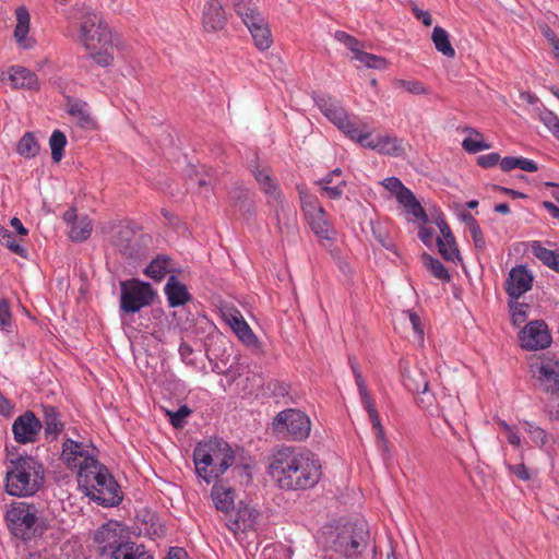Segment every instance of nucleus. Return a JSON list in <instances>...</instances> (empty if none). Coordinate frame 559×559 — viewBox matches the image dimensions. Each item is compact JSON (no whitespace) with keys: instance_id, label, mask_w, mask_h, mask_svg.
<instances>
[{"instance_id":"obj_6","label":"nucleus","mask_w":559,"mask_h":559,"mask_svg":"<svg viewBox=\"0 0 559 559\" xmlns=\"http://www.w3.org/2000/svg\"><path fill=\"white\" fill-rule=\"evenodd\" d=\"M5 520L11 533L23 540H29L46 531V524L33 503L14 502L7 511Z\"/></svg>"},{"instance_id":"obj_55","label":"nucleus","mask_w":559,"mask_h":559,"mask_svg":"<svg viewBox=\"0 0 559 559\" xmlns=\"http://www.w3.org/2000/svg\"><path fill=\"white\" fill-rule=\"evenodd\" d=\"M397 86L404 88L406 92L412 93V94H416V95L427 94V88L419 81L400 80L397 82Z\"/></svg>"},{"instance_id":"obj_15","label":"nucleus","mask_w":559,"mask_h":559,"mask_svg":"<svg viewBox=\"0 0 559 559\" xmlns=\"http://www.w3.org/2000/svg\"><path fill=\"white\" fill-rule=\"evenodd\" d=\"M61 461L70 469H76V474L81 473L85 466L92 465L90 459H95L85 449L82 442L71 438H66L62 442Z\"/></svg>"},{"instance_id":"obj_2","label":"nucleus","mask_w":559,"mask_h":559,"mask_svg":"<svg viewBox=\"0 0 559 559\" xmlns=\"http://www.w3.org/2000/svg\"><path fill=\"white\" fill-rule=\"evenodd\" d=\"M72 38L82 45L90 57L100 67L114 61L112 35L99 13L88 8L80 10L71 25Z\"/></svg>"},{"instance_id":"obj_17","label":"nucleus","mask_w":559,"mask_h":559,"mask_svg":"<svg viewBox=\"0 0 559 559\" xmlns=\"http://www.w3.org/2000/svg\"><path fill=\"white\" fill-rule=\"evenodd\" d=\"M533 275L526 265H519L509 272L504 283V289L510 299H519L522 295L532 289Z\"/></svg>"},{"instance_id":"obj_48","label":"nucleus","mask_w":559,"mask_h":559,"mask_svg":"<svg viewBox=\"0 0 559 559\" xmlns=\"http://www.w3.org/2000/svg\"><path fill=\"white\" fill-rule=\"evenodd\" d=\"M509 308L511 312V320L514 325L519 326L526 321V310L528 309L527 304L519 302L518 299H510Z\"/></svg>"},{"instance_id":"obj_29","label":"nucleus","mask_w":559,"mask_h":559,"mask_svg":"<svg viewBox=\"0 0 559 559\" xmlns=\"http://www.w3.org/2000/svg\"><path fill=\"white\" fill-rule=\"evenodd\" d=\"M252 174L259 183L260 189L267 195L270 202H277L281 200L282 191L275 179L271 176L269 169L257 168L252 170Z\"/></svg>"},{"instance_id":"obj_57","label":"nucleus","mask_w":559,"mask_h":559,"mask_svg":"<svg viewBox=\"0 0 559 559\" xmlns=\"http://www.w3.org/2000/svg\"><path fill=\"white\" fill-rule=\"evenodd\" d=\"M355 382L357 384L358 393H359V396H360L364 407L372 405L373 402L369 395V392H368V389H367V385H366V382H365L362 376L357 374V380H355Z\"/></svg>"},{"instance_id":"obj_18","label":"nucleus","mask_w":559,"mask_h":559,"mask_svg":"<svg viewBox=\"0 0 559 559\" xmlns=\"http://www.w3.org/2000/svg\"><path fill=\"white\" fill-rule=\"evenodd\" d=\"M533 378L547 393L559 392V364L554 361H540L531 366Z\"/></svg>"},{"instance_id":"obj_9","label":"nucleus","mask_w":559,"mask_h":559,"mask_svg":"<svg viewBox=\"0 0 559 559\" xmlns=\"http://www.w3.org/2000/svg\"><path fill=\"white\" fill-rule=\"evenodd\" d=\"M157 294L152 285L138 278L120 282V311L136 313L153 305Z\"/></svg>"},{"instance_id":"obj_3","label":"nucleus","mask_w":559,"mask_h":559,"mask_svg":"<svg viewBox=\"0 0 559 559\" xmlns=\"http://www.w3.org/2000/svg\"><path fill=\"white\" fill-rule=\"evenodd\" d=\"M45 483L43 463L28 454L9 460L4 479L5 492L14 497H32Z\"/></svg>"},{"instance_id":"obj_38","label":"nucleus","mask_w":559,"mask_h":559,"mask_svg":"<svg viewBox=\"0 0 559 559\" xmlns=\"http://www.w3.org/2000/svg\"><path fill=\"white\" fill-rule=\"evenodd\" d=\"M234 10L246 26L254 22L255 17L262 16L252 0H234Z\"/></svg>"},{"instance_id":"obj_45","label":"nucleus","mask_w":559,"mask_h":559,"mask_svg":"<svg viewBox=\"0 0 559 559\" xmlns=\"http://www.w3.org/2000/svg\"><path fill=\"white\" fill-rule=\"evenodd\" d=\"M38 151L39 145L35 136L29 132L25 133L17 144V153L25 158H31L36 156Z\"/></svg>"},{"instance_id":"obj_34","label":"nucleus","mask_w":559,"mask_h":559,"mask_svg":"<svg viewBox=\"0 0 559 559\" xmlns=\"http://www.w3.org/2000/svg\"><path fill=\"white\" fill-rule=\"evenodd\" d=\"M404 386L412 393L426 394L429 388V381L427 374L421 370H415L414 372L406 370L402 373Z\"/></svg>"},{"instance_id":"obj_27","label":"nucleus","mask_w":559,"mask_h":559,"mask_svg":"<svg viewBox=\"0 0 559 559\" xmlns=\"http://www.w3.org/2000/svg\"><path fill=\"white\" fill-rule=\"evenodd\" d=\"M247 27L252 36L255 47L259 50H266L271 47L273 43L272 33L263 16L255 17V21L251 22Z\"/></svg>"},{"instance_id":"obj_43","label":"nucleus","mask_w":559,"mask_h":559,"mask_svg":"<svg viewBox=\"0 0 559 559\" xmlns=\"http://www.w3.org/2000/svg\"><path fill=\"white\" fill-rule=\"evenodd\" d=\"M326 197L333 200H338L344 193L347 183L344 179L331 180V178H323L318 182Z\"/></svg>"},{"instance_id":"obj_16","label":"nucleus","mask_w":559,"mask_h":559,"mask_svg":"<svg viewBox=\"0 0 559 559\" xmlns=\"http://www.w3.org/2000/svg\"><path fill=\"white\" fill-rule=\"evenodd\" d=\"M41 429V420L32 411L20 415L12 425L14 440L21 444L34 442Z\"/></svg>"},{"instance_id":"obj_8","label":"nucleus","mask_w":559,"mask_h":559,"mask_svg":"<svg viewBox=\"0 0 559 559\" xmlns=\"http://www.w3.org/2000/svg\"><path fill=\"white\" fill-rule=\"evenodd\" d=\"M368 540L369 531L366 523H348L335 535L331 549L347 559H353L366 549Z\"/></svg>"},{"instance_id":"obj_46","label":"nucleus","mask_w":559,"mask_h":559,"mask_svg":"<svg viewBox=\"0 0 559 559\" xmlns=\"http://www.w3.org/2000/svg\"><path fill=\"white\" fill-rule=\"evenodd\" d=\"M67 144V138L60 130H55L49 139V146L51 150V158L58 163L63 157V150Z\"/></svg>"},{"instance_id":"obj_52","label":"nucleus","mask_w":559,"mask_h":559,"mask_svg":"<svg viewBox=\"0 0 559 559\" xmlns=\"http://www.w3.org/2000/svg\"><path fill=\"white\" fill-rule=\"evenodd\" d=\"M382 185L386 190L395 195L397 202L402 199V197L411 191L402 183L399 178L395 177L384 179Z\"/></svg>"},{"instance_id":"obj_4","label":"nucleus","mask_w":559,"mask_h":559,"mask_svg":"<svg viewBox=\"0 0 559 559\" xmlns=\"http://www.w3.org/2000/svg\"><path fill=\"white\" fill-rule=\"evenodd\" d=\"M90 462L92 465L78 473L79 488L98 506L108 508L120 504L123 496L109 469L96 459H90Z\"/></svg>"},{"instance_id":"obj_20","label":"nucleus","mask_w":559,"mask_h":559,"mask_svg":"<svg viewBox=\"0 0 559 559\" xmlns=\"http://www.w3.org/2000/svg\"><path fill=\"white\" fill-rule=\"evenodd\" d=\"M64 426L62 415L55 406H43L41 428H44L45 439L48 442L56 441L64 430Z\"/></svg>"},{"instance_id":"obj_32","label":"nucleus","mask_w":559,"mask_h":559,"mask_svg":"<svg viewBox=\"0 0 559 559\" xmlns=\"http://www.w3.org/2000/svg\"><path fill=\"white\" fill-rule=\"evenodd\" d=\"M114 240L118 243L144 242V236L130 222H123L112 228Z\"/></svg>"},{"instance_id":"obj_54","label":"nucleus","mask_w":559,"mask_h":559,"mask_svg":"<svg viewBox=\"0 0 559 559\" xmlns=\"http://www.w3.org/2000/svg\"><path fill=\"white\" fill-rule=\"evenodd\" d=\"M449 403H450V413L449 414L445 413L444 405L441 406V412H442V417H443L444 421L450 426L451 425L450 417H452V418L461 417V415L463 414V408L457 399L449 397Z\"/></svg>"},{"instance_id":"obj_53","label":"nucleus","mask_w":559,"mask_h":559,"mask_svg":"<svg viewBox=\"0 0 559 559\" xmlns=\"http://www.w3.org/2000/svg\"><path fill=\"white\" fill-rule=\"evenodd\" d=\"M12 328V313L10 302L7 299L0 300V329L5 332H11Z\"/></svg>"},{"instance_id":"obj_26","label":"nucleus","mask_w":559,"mask_h":559,"mask_svg":"<svg viewBox=\"0 0 559 559\" xmlns=\"http://www.w3.org/2000/svg\"><path fill=\"white\" fill-rule=\"evenodd\" d=\"M236 492L231 487L215 483L211 490V498L216 510L228 518L234 512Z\"/></svg>"},{"instance_id":"obj_62","label":"nucleus","mask_w":559,"mask_h":559,"mask_svg":"<svg viewBox=\"0 0 559 559\" xmlns=\"http://www.w3.org/2000/svg\"><path fill=\"white\" fill-rule=\"evenodd\" d=\"M509 471L514 474L521 480H528L531 478V474L526 466L521 464L508 465Z\"/></svg>"},{"instance_id":"obj_1","label":"nucleus","mask_w":559,"mask_h":559,"mask_svg":"<svg viewBox=\"0 0 559 559\" xmlns=\"http://www.w3.org/2000/svg\"><path fill=\"white\" fill-rule=\"evenodd\" d=\"M269 474L283 490H307L319 483L322 467L310 451L281 447L271 456Z\"/></svg>"},{"instance_id":"obj_61","label":"nucleus","mask_w":559,"mask_h":559,"mask_svg":"<svg viewBox=\"0 0 559 559\" xmlns=\"http://www.w3.org/2000/svg\"><path fill=\"white\" fill-rule=\"evenodd\" d=\"M500 162V155L498 153H489L481 155L477 158V164L484 168H490L496 166Z\"/></svg>"},{"instance_id":"obj_21","label":"nucleus","mask_w":559,"mask_h":559,"mask_svg":"<svg viewBox=\"0 0 559 559\" xmlns=\"http://www.w3.org/2000/svg\"><path fill=\"white\" fill-rule=\"evenodd\" d=\"M259 513L242 502L234 508V512L228 516V528L236 533L237 531H247L253 528Z\"/></svg>"},{"instance_id":"obj_13","label":"nucleus","mask_w":559,"mask_h":559,"mask_svg":"<svg viewBox=\"0 0 559 559\" xmlns=\"http://www.w3.org/2000/svg\"><path fill=\"white\" fill-rule=\"evenodd\" d=\"M355 142L359 143L364 147L374 150L380 154L390 156H402L405 152L403 140L391 135H382L377 139H371V133L368 131L366 124L361 132H359Z\"/></svg>"},{"instance_id":"obj_49","label":"nucleus","mask_w":559,"mask_h":559,"mask_svg":"<svg viewBox=\"0 0 559 559\" xmlns=\"http://www.w3.org/2000/svg\"><path fill=\"white\" fill-rule=\"evenodd\" d=\"M524 429L535 445L544 447L548 442V433L546 430L536 426L535 424L525 421Z\"/></svg>"},{"instance_id":"obj_33","label":"nucleus","mask_w":559,"mask_h":559,"mask_svg":"<svg viewBox=\"0 0 559 559\" xmlns=\"http://www.w3.org/2000/svg\"><path fill=\"white\" fill-rule=\"evenodd\" d=\"M399 203L405 209L406 213L412 216L413 222H417L419 224L430 222L425 209L412 191L402 197Z\"/></svg>"},{"instance_id":"obj_51","label":"nucleus","mask_w":559,"mask_h":559,"mask_svg":"<svg viewBox=\"0 0 559 559\" xmlns=\"http://www.w3.org/2000/svg\"><path fill=\"white\" fill-rule=\"evenodd\" d=\"M539 121L559 140V117L552 111L544 110L539 114Z\"/></svg>"},{"instance_id":"obj_23","label":"nucleus","mask_w":559,"mask_h":559,"mask_svg":"<svg viewBox=\"0 0 559 559\" xmlns=\"http://www.w3.org/2000/svg\"><path fill=\"white\" fill-rule=\"evenodd\" d=\"M202 23L209 32H215L224 27L226 17L219 0H205Z\"/></svg>"},{"instance_id":"obj_64","label":"nucleus","mask_w":559,"mask_h":559,"mask_svg":"<svg viewBox=\"0 0 559 559\" xmlns=\"http://www.w3.org/2000/svg\"><path fill=\"white\" fill-rule=\"evenodd\" d=\"M165 559H191L182 547H170Z\"/></svg>"},{"instance_id":"obj_25","label":"nucleus","mask_w":559,"mask_h":559,"mask_svg":"<svg viewBox=\"0 0 559 559\" xmlns=\"http://www.w3.org/2000/svg\"><path fill=\"white\" fill-rule=\"evenodd\" d=\"M67 112L73 118L75 124L84 130L96 129V121L92 117L87 103L79 99H69Z\"/></svg>"},{"instance_id":"obj_44","label":"nucleus","mask_w":559,"mask_h":559,"mask_svg":"<svg viewBox=\"0 0 559 559\" xmlns=\"http://www.w3.org/2000/svg\"><path fill=\"white\" fill-rule=\"evenodd\" d=\"M533 253L546 266L559 272V250H549L547 247H532Z\"/></svg>"},{"instance_id":"obj_63","label":"nucleus","mask_w":559,"mask_h":559,"mask_svg":"<svg viewBox=\"0 0 559 559\" xmlns=\"http://www.w3.org/2000/svg\"><path fill=\"white\" fill-rule=\"evenodd\" d=\"M516 168L527 173H534L538 170V166L534 160L522 156L518 157Z\"/></svg>"},{"instance_id":"obj_22","label":"nucleus","mask_w":559,"mask_h":559,"mask_svg":"<svg viewBox=\"0 0 559 559\" xmlns=\"http://www.w3.org/2000/svg\"><path fill=\"white\" fill-rule=\"evenodd\" d=\"M8 76L11 86L15 90H27L33 92L39 90V80L37 74L27 68L13 66L9 69Z\"/></svg>"},{"instance_id":"obj_28","label":"nucleus","mask_w":559,"mask_h":559,"mask_svg":"<svg viewBox=\"0 0 559 559\" xmlns=\"http://www.w3.org/2000/svg\"><path fill=\"white\" fill-rule=\"evenodd\" d=\"M16 25L14 28V38L20 47L28 49L32 47L27 34L29 32L31 16L28 10L21 5L15 10Z\"/></svg>"},{"instance_id":"obj_14","label":"nucleus","mask_w":559,"mask_h":559,"mask_svg":"<svg viewBox=\"0 0 559 559\" xmlns=\"http://www.w3.org/2000/svg\"><path fill=\"white\" fill-rule=\"evenodd\" d=\"M521 346L528 350L545 349L551 344V334L543 320L527 323L519 334Z\"/></svg>"},{"instance_id":"obj_30","label":"nucleus","mask_w":559,"mask_h":559,"mask_svg":"<svg viewBox=\"0 0 559 559\" xmlns=\"http://www.w3.org/2000/svg\"><path fill=\"white\" fill-rule=\"evenodd\" d=\"M369 415L370 423L372 425V430L376 435V444L380 451H382V455L384 459L390 457L389 450V440L385 437L383 426L381 425L379 413L374 406V404L365 407Z\"/></svg>"},{"instance_id":"obj_47","label":"nucleus","mask_w":559,"mask_h":559,"mask_svg":"<svg viewBox=\"0 0 559 559\" xmlns=\"http://www.w3.org/2000/svg\"><path fill=\"white\" fill-rule=\"evenodd\" d=\"M353 58L368 68L382 69L385 67V60L379 56L360 50L354 52Z\"/></svg>"},{"instance_id":"obj_41","label":"nucleus","mask_w":559,"mask_h":559,"mask_svg":"<svg viewBox=\"0 0 559 559\" xmlns=\"http://www.w3.org/2000/svg\"><path fill=\"white\" fill-rule=\"evenodd\" d=\"M431 223H433L439 230V234L436 236V245H455V237L453 236L442 213H437V215L431 219Z\"/></svg>"},{"instance_id":"obj_35","label":"nucleus","mask_w":559,"mask_h":559,"mask_svg":"<svg viewBox=\"0 0 559 559\" xmlns=\"http://www.w3.org/2000/svg\"><path fill=\"white\" fill-rule=\"evenodd\" d=\"M151 554L144 545L134 542L126 540L109 559H144L145 556Z\"/></svg>"},{"instance_id":"obj_31","label":"nucleus","mask_w":559,"mask_h":559,"mask_svg":"<svg viewBox=\"0 0 559 559\" xmlns=\"http://www.w3.org/2000/svg\"><path fill=\"white\" fill-rule=\"evenodd\" d=\"M174 270L171 259L168 255H157L144 269V274L155 282L162 281Z\"/></svg>"},{"instance_id":"obj_50","label":"nucleus","mask_w":559,"mask_h":559,"mask_svg":"<svg viewBox=\"0 0 559 559\" xmlns=\"http://www.w3.org/2000/svg\"><path fill=\"white\" fill-rule=\"evenodd\" d=\"M192 413L188 405H181L177 411H166L169 423L175 428H182L186 424V418Z\"/></svg>"},{"instance_id":"obj_56","label":"nucleus","mask_w":559,"mask_h":559,"mask_svg":"<svg viewBox=\"0 0 559 559\" xmlns=\"http://www.w3.org/2000/svg\"><path fill=\"white\" fill-rule=\"evenodd\" d=\"M334 37L337 41L344 44L353 53L360 47L359 41L355 37L343 31L335 32Z\"/></svg>"},{"instance_id":"obj_11","label":"nucleus","mask_w":559,"mask_h":559,"mask_svg":"<svg viewBox=\"0 0 559 559\" xmlns=\"http://www.w3.org/2000/svg\"><path fill=\"white\" fill-rule=\"evenodd\" d=\"M318 107L321 112L346 136L350 140L356 141L359 132L366 123L359 121H352L348 118V114L338 100L332 99L331 97H320L317 100Z\"/></svg>"},{"instance_id":"obj_42","label":"nucleus","mask_w":559,"mask_h":559,"mask_svg":"<svg viewBox=\"0 0 559 559\" xmlns=\"http://www.w3.org/2000/svg\"><path fill=\"white\" fill-rule=\"evenodd\" d=\"M92 233V223L84 216L78 219L69 229V236L73 241H85Z\"/></svg>"},{"instance_id":"obj_36","label":"nucleus","mask_w":559,"mask_h":559,"mask_svg":"<svg viewBox=\"0 0 559 559\" xmlns=\"http://www.w3.org/2000/svg\"><path fill=\"white\" fill-rule=\"evenodd\" d=\"M436 49L447 58H454L455 50L450 43L449 33L441 26H435L431 35Z\"/></svg>"},{"instance_id":"obj_40","label":"nucleus","mask_w":559,"mask_h":559,"mask_svg":"<svg viewBox=\"0 0 559 559\" xmlns=\"http://www.w3.org/2000/svg\"><path fill=\"white\" fill-rule=\"evenodd\" d=\"M421 260L425 267L432 274L433 277L444 283L450 282L451 275L449 271L438 259L429 255L428 253H423Z\"/></svg>"},{"instance_id":"obj_12","label":"nucleus","mask_w":559,"mask_h":559,"mask_svg":"<svg viewBox=\"0 0 559 559\" xmlns=\"http://www.w3.org/2000/svg\"><path fill=\"white\" fill-rule=\"evenodd\" d=\"M94 543L96 544L97 551L100 557H107L108 559L114 555L126 540H123L121 530L117 522H108L103 524L94 533Z\"/></svg>"},{"instance_id":"obj_59","label":"nucleus","mask_w":559,"mask_h":559,"mask_svg":"<svg viewBox=\"0 0 559 559\" xmlns=\"http://www.w3.org/2000/svg\"><path fill=\"white\" fill-rule=\"evenodd\" d=\"M439 253L445 261H461V253L459 247H438Z\"/></svg>"},{"instance_id":"obj_60","label":"nucleus","mask_w":559,"mask_h":559,"mask_svg":"<svg viewBox=\"0 0 559 559\" xmlns=\"http://www.w3.org/2000/svg\"><path fill=\"white\" fill-rule=\"evenodd\" d=\"M436 234H437L436 229L433 227L429 226L428 223L420 224L418 237L425 245L430 243L432 241L433 237L437 236Z\"/></svg>"},{"instance_id":"obj_39","label":"nucleus","mask_w":559,"mask_h":559,"mask_svg":"<svg viewBox=\"0 0 559 559\" xmlns=\"http://www.w3.org/2000/svg\"><path fill=\"white\" fill-rule=\"evenodd\" d=\"M466 132L469 133V135H474L475 138L467 136L462 142V147L472 154L478 153L480 151H485L490 148V144L486 143L484 141L483 134L473 128H466Z\"/></svg>"},{"instance_id":"obj_19","label":"nucleus","mask_w":559,"mask_h":559,"mask_svg":"<svg viewBox=\"0 0 559 559\" xmlns=\"http://www.w3.org/2000/svg\"><path fill=\"white\" fill-rule=\"evenodd\" d=\"M223 316L226 323L230 326V329L243 344L247 346L258 344L255 334L239 310L231 308L226 310Z\"/></svg>"},{"instance_id":"obj_7","label":"nucleus","mask_w":559,"mask_h":559,"mask_svg":"<svg viewBox=\"0 0 559 559\" xmlns=\"http://www.w3.org/2000/svg\"><path fill=\"white\" fill-rule=\"evenodd\" d=\"M272 430L283 439L304 441L310 435L311 421L305 412L296 408H286L277 413L273 418Z\"/></svg>"},{"instance_id":"obj_58","label":"nucleus","mask_w":559,"mask_h":559,"mask_svg":"<svg viewBox=\"0 0 559 559\" xmlns=\"http://www.w3.org/2000/svg\"><path fill=\"white\" fill-rule=\"evenodd\" d=\"M404 314L408 318L412 328L414 332L417 334L418 337H424V326L421 324L420 317L414 312L413 310H406L404 311Z\"/></svg>"},{"instance_id":"obj_5","label":"nucleus","mask_w":559,"mask_h":559,"mask_svg":"<svg viewBox=\"0 0 559 559\" xmlns=\"http://www.w3.org/2000/svg\"><path fill=\"white\" fill-rule=\"evenodd\" d=\"M235 451L222 438H211L198 443L193 462L198 477L206 484L216 481L235 463Z\"/></svg>"},{"instance_id":"obj_37","label":"nucleus","mask_w":559,"mask_h":559,"mask_svg":"<svg viewBox=\"0 0 559 559\" xmlns=\"http://www.w3.org/2000/svg\"><path fill=\"white\" fill-rule=\"evenodd\" d=\"M234 10L246 26L254 22L255 17L262 16L252 0H234Z\"/></svg>"},{"instance_id":"obj_10","label":"nucleus","mask_w":559,"mask_h":559,"mask_svg":"<svg viewBox=\"0 0 559 559\" xmlns=\"http://www.w3.org/2000/svg\"><path fill=\"white\" fill-rule=\"evenodd\" d=\"M300 201L310 229L322 240H334L335 230L317 197L300 191Z\"/></svg>"},{"instance_id":"obj_24","label":"nucleus","mask_w":559,"mask_h":559,"mask_svg":"<svg viewBox=\"0 0 559 559\" xmlns=\"http://www.w3.org/2000/svg\"><path fill=\"white\" fill-rule=\"evenodd\" d=\"M164 293L170 308L183 306L192 299L186 284L180 282L176 275L168 277Z\"/></svg>"}]
</instances>
